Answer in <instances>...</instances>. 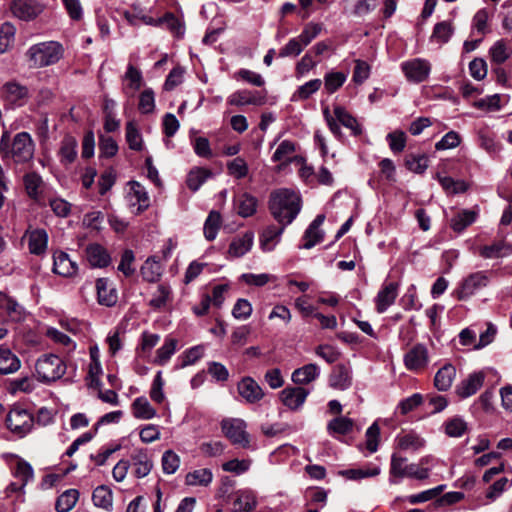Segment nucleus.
<instances>
[{
    "label": "nucleus",
    "mask_w": 512,
    "mask_h": 512,
    "mask_svg": "<svg viewBox=\"0 0 512 512\" xmlns=\"http://www.w3.org/2000/svg\"><path fill=\"white\" fill-rule=\"evenodd\" d=\"M268 208L273 218L283 226H288L301 210V198L293 190L281 188L271 192Z\"/></svg>",
    "instance_id": "1"
},
{
    "label": "nucleus",
    "mask_w": 512,
    "mask_h": 512,
    "mask_svg": "<svg viewBox=\"0 0 512 512\" xmlns=\"http://www.w3.org/2000/svg\"><path fill=\"white\" fill-rule=\"evenodd\" d=\"M35 145L27 132L17 133L13 139L4 131L0 139V154L3 160H12L16 164H24L33 159Z\"/></svg>",
    "instance_id": "2"
},
{
    "label": "nucleus",
    "mask_w": 512,
    "mask_h": 512,
    "mask_svg": "<svg viewBox=\"0 0 512 512\" xmlns=\"http://www.w3.org/2000/svg\"><path fill=\"white\" fill-rule=\"evenodd\" d=\"M64 56V47L58 41H44L32 45L25 52L29 68L39 69L58 63Z\"/></svg>",
    "instance_id": "3"
},
{
    "label": "nucleus",
    "mask_w": 512,
    "mask_h": 512,
    "mask_svg": "<svg viewBox=\"0 0 512 512\" xmlns=\"http://www.w3.org/2000/svg\"><path fill=\"white\" fill-rule=\"evenodd\" d=\"M408 459L393 453L390 461V479L391 484H397L403 478H415L417 480H424L429 477V467H419L415 463L408 464Z\"/></svg>",
    "instance_id": "4"
},
{
    "label": "nucleus",
    "mask_w": 512,
    "mask_h": 512,
    "mask_svg": "<svg viewBox=\"0 0 512 512\" xmlns=\"http://www.w3.org/2000/svg\"><path fill=\"white\" fill-rule=\"evenodd\" d=\"M66 368L64 361L54 354L43 355L35 364L38 379L45 383L60 379L65 374Z\"/></svg>",
    "instance_id": "5"
},
{
    "label": "nucleus",
    "mask_w": 512,
    "mask_h": 512,
    "mask_svg": "<svg viewBox=\"0 0 512 512\" xmlns=\"http://www.w3.org/2000/svg\"><path fill=\"white\" fill-rule=\"evenodd\" d=\"M34 421L33 415L20 407L12 408L6 417L7 428L20 438L31 431Z\"/></svg>",
    "instance_id": "6"
},
{
    "label": "nucleus",
    "mask_w": 512,
    "mask_h": 512,
    "mask_svg": "<svg viewBox=\"0 0 512 512\" xmlns=\"http://www.w3.org/2000/svg\"><path fill=\"white\" fill-rule=\"evenodd\" d=\"M490 282L489 273L478 271L468 275L462 280L459 287L454 291L458 300H466L478 290L486 287Z\"/></svg>",
    "instance_id": "7"
},
{
    "label": "nucleus",
    "mask_w": 512,
    "mask_h": 512,
    "mask_svg": "<svg viewBox=\"0 0 512 512\" xmlns=\"http://www.w3.org/2000/svg\"><path fill=\"white\" fill-rule=\"evenodd\" d=\"M221 428L232 444L240 445L243 448L250 446L249 434L246 432V423L242 419H224L221 422Z\"/></svg>",
    "instance_id": "8"
},
{
    "label": "nucleus",
    "mask_w": 512,
    "mask_h": 512,
    "mask_svg": "<svg viewBox=\"0 0 512 512\" xmlns=\"http://www.w3.org/2000/svg\"><path fill=\"white\" fill-rule=\"evenodd\" d=\"M401 70L407 81L421 83L429 78L431 63L423 58H414L401 64Z\"/></svg>",
    "instance_id": "9"
},
{
    "label": "nucleus",
    "mask_w": 512,
    "mask_h": 512,
    "mask_svg": "<svg viewBox=\"0 0 512 512\" xmlns=\"http://www.w3.org/2000/svg\"><path fill=\"white\" fill-rule=\"evenodd\" d=\"M404 365L407 370L419 373L429 364V351L424 344L418 343L410 348L404 355Z\"/></svg>",
    "instance_id": "10"
},
{
    "label": "nucleus",
    "mask_w": 512,
    "mask_h": 512,
    "mask_svg": "<svg viewBox=\"0 0 512 512\" xmlns=\"http://www.w3.org/2000/svg\"><path fill=\"white\" fill-rule=\"evenodd\" d=\"M10 9L15 17L30 21L43 12L44 5L38 0H13Z\"/></svg>",
    "instance_id": "11"
},
{
    "label": "nucleus",
    "mask_w": 512,
    "mask_h": 512,
    "mask_svg": "<svg viewBox=\"0 0 512 512\" xmlns=\"http://www.w3.org/2000/svg\"><path fill=\"white\" fill-rule=\"evenodd\" d=\"M2 98L14 107H22L30 97L29 89L16 82L9 81L2 86Z\"/></svg>",
    "instance_id": "12"
},
{
    "label": "nucleus",
    "mask_w": 512,
    "mask_h": 512,
    "mask_svg": "<svg viewBox=\"0 0 512 512\" xmlns=\"http://www.w3.org/2000/svg\"><path fill=\"white\" fill-rule=\"evenodd\" d=\"M239 395L250 404H254L263 399L265 393L261 386L252 378L244 377L237 385Z\"/></svg>",
    "instance_id": "13"
},
{
    "label": "nucleus",
    "mask_w": 512,
    "mask_h": 512,
    "mask_svg": "<svg viewBox=\"0 0 512 512\" xmlns=\"http://www.w3.org/2000/svg\"><path fill=\"white\" fill-rule=\"evenodd\" d=\"M97 300L100 305L114 306L118 301V293L114 284L108 278H99L96 281Z\"/></svg>",
    "instance_id": "14"
},
{
    "label": "nucleus",
    "mask_w": 512,
    "mask_h": 512,
    "mask_svg": "<svg viewBox=\"0 0 512 512\" xmlns=\"http://www.w3.org/2000/svg\"><path fill=\"white\" fill-rule=\"evenodd\" d=\"M309 391L303 387H286L280 392V399L287 408L299 409L305 402Z\"/></svg>",
    "instance_id": "15"
},
{
    "label": "nucleus",
    "mask_w": 512,
    "mask_h": 512,
    "mask_svg": "<svg viewBox=\"0 0 512 512\" xmlns=\"http://www.w3.org/2000/svg\"><path fill=\"white\" fill-rule=\"evenodd\" d=\"M485 374L482 371L470 374L456 386V394L460 398H468L474 395L483 385Z\"/></svg>",
    "instance_id": "16"
},
{
    "label": "nucleus",
    "mask_w": 512,
    "mask_h": 512,
    "mask_svg": "<svg viewBox=\"0 0 512 512\" xmlns=\"http://www.w3.org/2000/svg\"><path fill=\"white\" fill-rule=\"evenodd\" d=\"M478 253L484 259L505 257L512 253V244L505 241L504 237H502L491 244L479 247Z\"/></svg>",
    "instance_id": "17"
},
{
    "label": "nucleus",
    "mask_w": 512,
    "mask_h": 512,
    "mask_svg": "<svg viewBox=\"0 0 512 512\" xmlns=\"http://www.w3.org/2000/svg\"><path fill=\"white\" fill-rule=\"evenodd\" d=\"M78 266L69 255L63 251L53 254V272L63 277H73L77 274Z\"/></svg>",
    "instance_id": "18"
},
{
    "label": "nucleus",
    "mask_w": 512,
    "mask_h": 512,
    "mask_svg": "<svg viewBox=\"0 0 512 512\" xmlns=\"http://www.w3.org/2000/svg\"><path fill=\"white\" fill-rule=\"evenodd\" d=\"M0 309L5 311L8 319L12 322H21L26 318L24 307L3 292H0Z\"/></svg>",
    "instance_id": "19"
},
{
    "label": "nucleus",
    "mask_w": 512,
    "mask_h": 512,
    "mask_svg": "<svg viewBox=\"0 0 512 512\" xmlns=\"http://www.w3.org/2000/svg\"><path fill=\"white\" fill-rule=\"evenodd\" d=\"M324 220H325V215L319 214L311 222V224L306 229V231L303 235L304 243L301 246V248L311 249L316 244L323 241L324 232L320 229V226L323 224Z\"/></svg>",
    "instance_id": "20"
},
{
    "label": "nucleus",
    "mask_w": 512,
    "mask_h": 512,
    "mask_svg": "<svg viewBox=\"0 0 512 512\" xmlns=\"http://www.w3.org/2000/svg\"><path fill=\"white\" fill-rule=\"evenodd\" d=\"M398 295V284L394 282L386 283L378 292L376 297V310L383 313L391 306Z\"/></svg>",
    "instance_id": "21"
},
{
    "label": "nucleus",
    "mask_w": 512,
    "mask_h": 512,
    "mask_svg": "<svg viewBox=\"0 0 512 512\" xmlns=\"http://www.w3.org/2000/svg\"><path fill=\"white\" fill-rule=\"evenodd\" d=\"M258 200L249 193L239 194L234 198V207L237 214L243 218L250 217L256 213Z\"/></svg>",
    "instance_id": "22"
},
{
    "label": "nucleus",
    "mask_w": 512,
    "mask_h": 512,
    "mask_svg": "<svg viewBox=\"0 0 512 512\" xmlns=\"http://www.w3.org/2000/svg\"><path fill=\"white\" fill-rule=\"evenodd\" d=\"M26 236L28 237V248L31 254L41 255L46 251L48 234L44 229L27 231Z\"/></svg>",
    "instance_id": "23"
},
{
    "label": "nucleus",
    "mask_w": 512,
    "mask_h": 512,
    "mask_svg": "<svg viewBox=\"0 0 512 512\" xmlns=\"http://www.w3.org/2000/svg\"><path fill=\"white\" fill-rule=\"evenodd\" d=\"M86 257L93 267L103 268L110 264L111 257L100 244H90L86 248Z\"/></svg>",
    "instance_id": "24"
},
{
    "label": "nucleus",
    "mask_w": 512,
    "mask_h": 512,
    "mask_svg": "<svg viewBox=\"0 0 512 512\" xmlns=\"http://www.w3.org/2000/svg\"><path fill=\"white\" fill-rule=\"evenodd\" d=\"M131 461L134 467V475L137 478L147 476L153 467V463L144 449L135 450L131 456Z\"/></svg>",
    "instance_id": "25"
},
{
    "label": "nucleus",
    "mask_w": 512,
    "mask_h": 512,
    "mask_svg": "<svg viewBox=\"0 0 512 512\" xmlns=\"http://www.w3.org/2000/svg\"><path fill=\"white\" fill-rule=\"evenodd\" d=\"M320 368L317 364L309 363L293 371L291 379L297 385L309 384L319 377Z\"/></svg>",
    "instance_id": "26"
},
{
    "label": "nucleus",
    "mask_w": 512,
    "mask_h": 512,
    "mask_svg": "<svg viewBox=\"0 0 512 512\" xmlns=\"http://www.w3.org/2000/svg\"><path fill=\"white\" fill-rule=\"evenodd\" d=\"M254 235L246 232L241 237L235 238L229 245L228 255L232 258H239L249 252L252 248Z\"/></svg>",
    "instance_id": "27"
},
{
    "label": "nucleus",
    "mask_w": 512,
    "mask_h": 512,
    "mask_svg": "<svg viewBox=\"0 0 512 512\" xmlns=\"http://www.w3.org/2000/svg\"><path fill=\"white\" fill-rule=\"evenodd\" d=\"M286 226L275 225L267 226L260 235V245L264 251H271L274 249L276 244L279 242L280 237Z\"/></svg>",
    "instance_id": "28"
},
{
    "label": "nucleus",
    "mask_w": 512,
    "mask_h": 512,
    "mask_svg": "<svg viewBox=\"0 0 512 512\" xmlns=\"http://www.w3.org/2000/svg\"><path fill=\"white\" fill-rule=\"evenodd\" d=\"M456 376V368L452 364H445L434 377V386L439 391H447L452 386Z\"/></svg>",
    "instance_id": "29"
},
{
    "label": "nucleus",
    "mask_w": 512,
    "mask_h": 512,
    "mask_svg": "<svg viewBox=\"0 0 512 512\" xmlns=\"http://www.w3.org/2000/svg\"><path fill=\"white\" fill-rule=\"evenodd\" d=\"M77 146V140L71 135H66L62 139L58 152L62 164L69 165L76 160Z\"/></svg>",
    "instance_id": "30"
},
{
    "label": "nucleus",
    "mask_w": 512,
    "mask_h": 512,
    "mask_svg": "<svg viewBox=\"0 0 512 512\" xmlns=\"http://www.w3.org/2000/svg\"><path fill=\"white\" fill-rule=\"evenodd\" d=\"M173 300L172 289L168 284H159L153 293L149 306L154 310L164 309Z\"/></svg>",
    "instance_id": "31"
},
{
    "label": "nucleus",
    "mask_w": 512,
    "mask_h": 512,
    "mask_svg": "<svg viewBox=\"0 0 512 512\" xmlns=\"http://www.w3.org/2000/svg\"><path fill=\"white\" fill-rule=\"evenodd\" d=\"M329 384L338 390L349 388L351 386L350 371L344 365L335 366L330 374Z\"/></svg>",
    "instance_id": "32"
},
{
    "label": "nucleus",
    "mask_w": 512,
    "mask_h": 512,
    "mask_svg": "<svg viewBox=\"0 0 512 512\" xmlns=\"http://www.w3.org/2000/svg\"><path fill=\"white\" fill-rule=\"evenodd\" d=\"M397 447L403 451H417L425 446V440L417 433L410 431L396 437Z\"/></svg>",
    "instance_id": "33"
},
{
    "label": "nucleus",
    "mask_w": 512,
    "mask_h": 512,
    "mask_svg": "<svg viewBox=\"0 0 512 512\" xmlns=\"http://www.w3.org/2000/svg\"><path fill=\"white\" fill-rule=\"evenodd\" d=\"M228 103L234 106L261 105L264 103V98L249 90H239L230 95Z\"/></svg>",
    "instance_id": "34"
},
{
    "label": "nucleus",
    "mask_w": 512,
    "mask_h": 512,
    "mask_svg": "<svg viewBox=\"0 0 512 512\" xmlns=\"http://www.w3.org/2000/svg\"><path fill=\"white\" fill-rule=\"evenodd\" d=\"M20 366L19 358L10 349H0V374L14 373L19 370Z\"/></svg>",
    "instance_id": "35"
},
{
    "label": "nucleus",
    "mask_w": 512,
    "mask_h": 512,
    "mask_svg": "<svg viewBox=\"0 0 512 512\" xmlns=\"http://www.w3.org/2000/svg\"><path fill=\"white\" fill-rule=\"evenodd\" d=\"M354 421L348 417L333 418L327 424L328 433L335 437L336 435H346L353 430Z\"/></svg>",
    "instance_id": "36"
},
{
    "label": "nucleus",
    "mask_w": 512,
    "mask_h": 512,
    "mask_svg": "<svg viewBox=\"0 0 512 512\" xmlns=\"http://www.w3.org/2000/svg\"><path fill=\"white\" fill-rule=\"evenodd\" d=\"M140 272L144 281L155 283L162 275V267L154 257H149L142 265Z\"/></svg>",
    "instance_id": "37"
},
{
    "label": "nucleus",
    "mask_w": 512,
    "mask_h": 512,
    "mask_svg": "<svg viewBox=\"0 0 512 512\" xmlns=\"http://www.w3.org/2000/svg\"><path fill=\"white\" fill-rule=\"evenodd\" d=\"M334 115L336 120L350 129L353 135L357 136L361 134L362 130L357 120L344 107L335 106Z\"/></svg>",
    "instance_id": "38"
},
{
    "label": "nucleus",
    "mask_w": 512,
    "mask_h": 512,
    "mask_svg": "<svg viewBox=\"0 0 512 512\" xmlns=\"http://www.w3.org/2000/svg\"><path fill=\"white\" fill-rule=\"evenodd\" d=\"M132 411L135 418L149 420L156 415V410L145 397H138L132 403Z\"/></svg>",
    "instance_id": "39"
},
{
    "label": "nucleus",
    "mask_w": 512,
    "mask_h": 512,
    "mask_svg": "<svg viewBox=\"0 0 512 512\" xmlns=\"http://www.w3.org/2000/svg\"><path fill=\"white\" fill-rule=\"evenodd\" d=\"M78 499V490L68 489L57 498L55 509L57 512H69L76 505Z\"/></svg>",
    "instance_id": "40"
},
{
    "label": "nucleus",
    "mask_w": 512,
    "mask_h": 512,
    "mask_svg": "<svg viewBox=\"0 0 512 512\" xmlns=\"http://www.w3.org/2000/svg\"><path fill=\"white\" fill-rule=\"evenodd\" d=\"M92 501L95 506L110 510L112 508V491L105 485L98 486L92 494Z\"/></svg>",
    "instance_id": "41"
},
{
    "label": "nucleus",
    "mask_w": 512,
    "mask_h": 512,
    "mask_svg": "<svg viewBox=\"0 0 512 512\" xmlns=\"http://www.w3.org/2000/svg\"><path fill=\"white\" fill-rule=\"evenodd\" d=\"M177 344L178 341L175 338H166L164 344L156 351L154 363L160 366L166 364L176 352Z\"/></svg>",
    "instance_id": "42"
},
{
    "label": "nucleus",
    "mask_w": 512,
    "mask_h": 512,
    "mask_svg": "<svg viewBox=\"0 0 512 512\" xmlns=\"http://www.w3.org/2000/svg\"><path fill=\"white\" fill-rule=\"evenodd\" d=\"M454 33L452 24L448 21H442L434 26L431 41H434L440 45L447 43Z\"/></svg>",
    "instance_id": "43"
},
{
    "label": "nucleus",
    "mask_w": 512,
    "mask_h": 512,
    "mask_svg": "<svg viewBox=\"0 0 512 512\" xmlns=\"http://www.w3.org/2000/svg\"><path fill=\"white\" fill-rule=\"evenodd\" d=\"M212 176V172L206 168L192 169L187 177V186L192 191H197L200 186Z\"/></svg>",
    "instance_id": "44"
},
{
    "label": "nucleus",
    "mask_w": 512,
    "mask_h": 512,
    "mask_svg": "<svg viewBox=\"0 0 512 512\" xmlns=\"http://www.w3.org/2000/svg\"><path fill=\"white\" fill-rule=\"evenodd\" d=\"M221 215L217 211H211L204 224V235L208 241H212L216 238L217 233L221 226Z\"/></svg>",
    "instance_id": "45"
},
{
    "label": "nucleus",
    "mask_w": 512,
    "mask_h": 512,
    "mask_svg": "<svg viewBox=\"0 0 512 512\" xmlns=\"http://www.w3.org/2000/svg\"><path fill=\"white\" fill-rule=\"evenodd\" d=\"M213 474L210 469L202 468L189 472L186 475V484L191 486H207L211 483Z\"/></svg>",
    "instance_id": "46"
},
{
    "label": "nucleus",
    "mask_w": 512,
    "mask_h": 512,
    "mask_svg": "<svg viewBox=\"0 0 512 512\" xmlns=\"http://www.w3.org/2000/svg\"><path fill=\"white\" fill-rule=\"evenodd\" d=\"M125 137L131 150L141 151L143 149L142 135L132 121L126 123Z\"/></svg>",
    "instance_id": "47"
},
{
    "label": "nucleus",
    "mask_w": 512,
    "mask_h": 512,
    "mask_svg": "<svg viewBox=\"0 0 512 512\" xmlns=\"http://www.w3.org/2000/svg\"><path fill=\"white\" fill-rule=\"evenodd\" d=\"M340 475L349 480H360L368 477H375L380 474L378 466L347 469L339 472Z\"/></svg>",
    "instance_id": "48"
},
{
    "label": "nucleus",
    "mask_w": 512,
    "mask_h": 512,
    "mask_svg": "<svg viewBox=\"0 0 512 512\" xmlns=\"http://www.w3.org/2000/svg\"><path fill=\"white\" fill-rule=\"evenodd\" d=\"M476 219V213L470 210H464L458 213L455 217L451 219V228L455 232H462L469 225H471Z\"/></svg>",
    "instance_id": "49"
},
{
    "label": "nucleus",
    "mask_w": 512,
    "mask_h": 512,
    "mask_svg": "<svg viewBox=\"0 0 512 512\" xmlns=\"http://www.w3.org/2000/svg\"><path fill=\"white\" fill-rule=\"evenodd\" d=\"M322 85V81L320 79H312L305 84L298 87L295 93L292 96L293 101L297 100H306L312 94L317 92Z\"/></svg>",
    "instance_id": "50"
},
{
    "label": "nucleus",
    "mask_w": 512,
    "mask_h": 512,
    "mask_svg": "<svg viewBox=\"0 0 512 512\" xmlns=\"http://www.w3.org/2000/svg\"><path fill=\"white\" fill-rule=\"evenodd\" d=\"M295 144L290 140L282 141L272 156L274 162L288 163L291 161V155L295 152Z\"/></svg>",
    "instance_id": "51"
},
{
    "label": "nucleus",
    "mask_w": 512,
    "mask_h": 512,
    "mask_svg": "<svg viewBox=\"0 0 512 512\" xmlns=\"http://www.w3.org/2000/svg\"><path fill=\"white\" fill-rule=\"evenodd\" d=\"M24 185L28 196L34 200L39 197V189L42 186V178L35 172L28 173L24 176Z\"/></svg>",
    "instance_id": "52"
},
{
    "label": "nucleus",
    "mask_w": 512,
    "mask_h": 512,
    "mask_svg": "<svg viewBox=\"0 0 512 512\" xmlns=\"http://www.w3.org/2000/svg\"><path fill=\"white\" fill-rule=\"evenodd\" d=\"M129 185L131 192L139 204L138 211L142 212L146 210L149 207L150 199L144 186L137 181H131Z\"/></svg>",
    "instance_id": "53"
},
{
    "label": "nucleus",
    "mask_w": 512,
    "mask_h": 512,
    "mask_svg": "<svg viewBox=\"0 0 512 512\" xmlns=\"http://www.w3.org/2000/svg\"><path fill=\"white\" fill-rule=\"evenodd\" d=\"M347 75L343 72H329L324 77V86L328 93L337 91L346 81Z\"/></svg>",
    "instance_id": "54"
},
{
    "label": "nucleus",
    "mask_w": 512,
    "mask_h": 512,
    "mask_svg": "<svg viewBox=\"0 0 512 512\" xmlns=\"http://www.w3.org/2000/svg\"><path fill=\"white\" fill-rule=\"evenodd\" d=\"M405 166L412 172L423 173L428 167V158L425 155L408 154Z\"/></svg>",
    "instance_id": "55"
},
{
    "label": "nucleus",
    "mask_w": 512,
    "mask_h": 512,
    "mask_svg": "<svg viewBox=\"0 0 512 512\" xmlns=\"http://www.w3.org/2000/svg\"><path fill=\"white\" fill-rule=\"evenodd\" d=\"M406 134L401 130H396L386 136L389 148L395 154L401 153L406 147Z\"/></svg>",
    "instance_id": "56"
},
{
    "label": "nucleus",
    "mask_w": 512,
    "mask_h": 512,
    "mask_svg": "<svg viewBox=\"0 0 512 512\" xmlns=\"http://www.w3.org/2000/svg\"><path fill=\"white\" fill-rule=\"evenodd\" d=\"M467 430V423L460 417H453L445 423V432L450 437H461Z\"/></svg>",
    "instance_id": "57"
},
{
    "label": "nucleus",
    "mask_w": 512,
    "mask_h": 512,
    "mask_svg": "<svg viewBox=\"0 0 512 512\" xmlns=\"http://www.w3.org/2000/svg\"><path fill=\"white\" fill-rule=\"evenodd\" d=\"M489 54L491 57V61L495 64L504 63L510 56L507 46L503 40H498L494 43V45L490 48Z\"/></svg>",
    "instance_id": "58"
},
{
    "label": "nucleus",
    "mask_w": 512,
    "mask_h": 512,
    "mask_svg": "<svg viewBox=\"0 0 512 512\" xmlns=\"http://www.w3.org/2000/svg\"><path fill=\"white\" fill-rule=\"evenodd\" d=\"M227 170L229 175L236 179L246 177L249 171L246 161L241 157H236L232 161L228 162Z\"/></svg>",
    "instance_id": "59"
},
{
    "label": "nucleus",
    "mask_w": 512,
    "mask_h": 512,
    "mask_svg": "<svg viewBox=\"0 0 512 512\" xmlns=\"http://www.w3.org/2000/svg\"><path fill=\"white\" fill-rule=\"evenodd\" d=\"M45 335L55 343L61 344L68 349V351H73L76 347L75 343L71 340L69 336L59 331L56 328L50 327L46 330Z\"/></svg>",
    "instance_id": "60"
},
{
    "label": "nucleus",
    "mask_w": 512,
    "mask_h": 512,
    "mask_svg": "<svg viewBox=\"0 0 512 512\" xmlns=\"http://www.w3.org/2000/svg\"><path fill=\"white\" fill-rule=\"evenodd\" d=\"M124 78L129 82L128 86L124 89L125 91L131 89L134 92L141 88L143 80L142 73L133 65H128Z\"/></svg>",
    "instance_id": "61"
},
{
    "label": "nucleus",
    "mask_w": 512,
    "mask_h": 512,
    "mask_svg": "<svg viewBox=\"0 0 512 512\" xmlns=\"http://www.w3.org/2000/svg\"><path fill=\"white\" fill-rule=\"evenodd\" d=\"M321 31V24L310 22L307 25H305L304 29L302 30L298 38L306 47L321 33Z\"/></svg>",
    "instance_id": "62"
},
{
    "label": "nucleus",
    "mask_w": 512,
    "mask_h": 512,
    "mask_svg": "<svg viewBox=\"0 0 512 512\" xmlns=\"http://www.w3.org/2000/svg\"><path fill=\"white\" fill-rule=\"evenodd\" d=\"M161 462L164 473L173 474L179 468L180 458L174 451L167 450L163 453Z\"/></svg>",
    "instance_id": "63"
},
{
    "label": "nucleus",
    "mask_w": 512,
    "mask_h": 512,
    "mask_svg": "<svg viewBox=\"0 0 512 512\" xmlns=\"http://www.w3.org/2000/svg\"><path fill=\"white\" fill-rule=\"evenodd\" d=\"M305 46L298 37L292 38L279 50V57H296L301 54Z\"/></svg>",
    "instance_id": "64"
}]
</instances>
